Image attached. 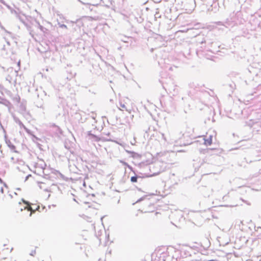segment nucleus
<instances>
[{"mask_svg": "<svg viewBox=\"0 0 261 261\" xmlns=\"http://www.w3.org/2000/svg\"><path fill=\"white\" fill-rule=\"evenodd\" d=\"M178 252V250L171 246H160L152 253L151 261H166L169 257L177 259L179 257Z\"/></svg>", "mask_w": 261, "mask_h": 261, "instance_id": "obj_1", "label": "nucleus"}, {"mask_svg": "<svg viewBox=\"0 0 261 261\" xmlns=\"http://www.w3.org/2000/svg\"><path fill=\"white\" fill-rule=\"evenodd\" d=\"M126 100H127V101H129V99H128V98H126Z\"/></svg>", "mask_w": 261, "mask_h": 261, "instance_id": "obj_7", "label": "nucleus"}, {"mask_svg": "<svg viewBox=\"0 0 261 261\" xmlns=\"http://www.w3.org/2000/svg\"><path fill=\"white\" fill-rule=\"evenodd\" d=\"M23 203L19 202L15 205V210L16 212H22L23 210H27L28 212H31L30 215L31 216L32 213L35 212V210H33L32 207L28 204L23 201Z\"/></svg>", "mask_w": 261, "mask_h": 261, "instance_id": "obj_2", "label": "nucleus"}, {"mask_svg": "<svg viewBox=\"0 0 261 261\" xmlns=\"http://www.w3.org/2000/svg\"><path fill=\"white\" fill-rule=\"evenodd\" d=\"M137 176H133L130 178V180L133 182H136L137 181Z\"/></svg>", "mask_w": 261, "mask_h": 261, "instance_id": "obj_4", "label": "nucleus"}, {"mask_svg": "<svg viewBox=\"0 0 261 261\" xmlns=\"http://www.w3.org/2000/svg\"><path fill=\"white\" fill-rule=\"evenodd\" d=\"M213 137L211 135H206L204 136V144L206 146L211 145L212 144Z\"/></svg>", "mask_w": 261, "mask_h": 261, "instance_id": "obj_3", "label": "nucleus"}, {"mask_svg": "<svg viewBox=\"0 0 261 261\" xmlns=\"http://www.w3.org/2000/svg\"><path fill=\"white\" fill-rule=\"evenodd\" d=\"M36 254V251L34 250H31V252H30V254L32 255V256H34L35 254Z\"/></svg>", "mask_w": 261, "mask_h": 261, "instance_id": "obj_5", "label": "nucleus"}, {"mask_svg": "<svg viewBox=\"0 0 261 261\" xmlns=\"http://www.w3.org/2000/svg\"><path fill=\"white\" fill-rule=\"evenodd\" d=\"M120 106L122 108L126 109V106L124 104H122V102H120Z\"/></svg>", "mask_w": 261, "mask_h": 261, "instance_id": "obj_6", "label": "nucleus"}]
</instances>
